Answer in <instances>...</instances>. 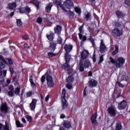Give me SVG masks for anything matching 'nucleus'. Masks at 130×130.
<instances>
[{
	"label": "nucleus",
	"mask_w": 130,
	"mask_h": 130,
	"mask_svg": "<svg viewBox=\"0 0 130 130\" xmlns=\"http://www.w3.org/2000/svg\"><path fill=\"white\" fill-rule=\"evenodd\" d=\"M56 4L57 7H60L62 10L64 11L65 12L74 11V3L70 0L66 1L62 5H61V1L56 0Z\"/></svg>",
	"instance_id": "1"
},
{
	"label": "nucleus",
	"mask_w": 130,
	"mask_h": 130,
	"mask_svg": "<svg viewBox=\"0 0 130 130\" xmlns=\"http://www.w3.org/2000/svg\"><path fill=\"white\" fill-rule=\"evenodd\" d=\"M109 62L114 64V67L116 69H121L123 67V63L125 62V59L122 57H119L115 60L112 57H110Z\"/></svg>",
	"instance_id": "2"
},
{
	"label": "nucleus",
	"mask_w": 130,
	"mask_h": 130,
	"mask_svg": "<svg viewBox=\"0 0 130 130\" xmlns=\"http://www.w3.org/2000/svg\"><path fill=\"white\" fill-rule=\"evenodd\" d=\"M66 91L65 89H63L62 90V93H61V105L62 106V109H66L67 107H68V101L66 100Z\"/></svg>",
	"instance_id": "3"
},
{
	"label": "nucleus",
	"mask_w": 130,
	"mask_h": 130,
	"mask_svg": "<svg viewBox=\"0 0 130 130\" xmlns=\"http://www.w3.org/2000/svg\"><path fill=\"white\" fill-rule=\"evenodd\" d=\"M66 59V63H64L62 67L64 70L66 71H69L70 70V65H69V62L71 59V55L70 54H66V56H64Z\"/></svg>",
	"instance_id": "4"
},
{
	"label": "nucleus",
	"mask_w": 130,
	"mask_h": 130,
	"mask_svg": "<svg viewBox=\"0 0 130 130\" xmlns=\"http://www.w3.org/2000/svg\"><path fill=\"white\" fill-rule=\"evenodd\" d=\"M1 112L2 113H8L9 107L7 103H2L0 107Z\"/></svg>",
	"instance_id": "5"
},
{
	"label": "nucleus",
	"mask_w": 130,
	"mask_h": 130,
	"mask_svg": "<svg viewBox=\"0 0 130 130\" xmlns=\"http://www.w3.org/2000/svg\"><path fill=\"white\" fill-rule=\"evenodd\" d=\"M108 112L110 115L113 117L116 115V109H115V107L111 106V107L108 108Z\"/></svg>",
	"instance_id": "6"
},
{
	"label": "nucleus",
	"mask_w": 130,
	"mask_h": 130,
	"mask_svg": "<svg viewBox=\"0 0 130 130\" xmlns=\"http://www.w3.org/2000/svg\"><path fill=\"white\" fill-rule=\"evenodd\" d=\"M100 51L101 53H104V52L107 51V48L105 46L103 40H101Z\"/></svg>",
	"instance_id": "7"
},
{
	"label": "nucleus",
	"mask_w": 130,
	"mask_h": 130,
	"mask_svg": "<svg viewBox=\"0 0 130 130\" xmlns=\"http://www.w3.org/2000/svg\"><path fill=\"white\" fill-rule=\"evenodd\" d=\"M112 34L113 35L119 37L122 35V30L119 29L118 28L116 27L112 30Z\"/></svg>",
	"instance_id": "8"
},
{
	"label": "nucleus",
	"mask_w": 130,
	"mask_h": 130,
	"mask_svg": "<svg viewBox=\"0 0 130 130\" xmlns=\"http://www.w3.org/2000/svg\"><path fill=\"white\" fill-rule=\"evenodd\" d=\"M46 80L48 87H49V88H52V87L54 86L52 77H51L50 75H48L47 76Z\"/></svg>",
	"instance_id": "9"
},
{
	"label": "nucleus",
	"mask_w": 130,
	"mask_h": 130,
	"mask_svg": "<svg viewBox=\"0 0 130 130\" xmlns=\"http://www.w3.org/2000/svg\"><path fill=\"white\" fill-rule=\"evenodd\" d=\"M36 103H37V100L32 99V102L29 104V108L32 111L35 110V108H36Z\"/></svg>",
	"instance_id": "10"
},
{
	"label": "nucleus",
	"mask_w": 130,
	"mask_h": 130,
	"mask_svg": "<svg viewBox=\"0 0 130 130\" xmlns=\"http://www.w3.org/2000/svg\"><path fill=\"white\" fill-rule=\"evenodd\" d=\"M64 49L65 50V56L66 54H69V52H71L72 51V49H73V46L72 45H65L64 47Z\"/></svg>",
	"instance_id": "11"
},
{
	"label": "nucleus",
	"mask_w": 130,
	"mask_h": 130,
	"mask_svg": "<svg viewBox=\"0 0 130 130\" xmlns=\"http://www.w3.org/2000/svg\"><path fill=\"white\" fill-rule=\"evenodd\" d=\"M127 103L126 101L123 100L118 105V109L120 110H122V109H125L126 107Z\"/></svg>",
	"instance_id": "12"
},
{
	"label": "nucleus",
	"mask_w": 130,
	"mask_h": 130,
	"mask_svg": "<svg viewBox=\"0 0 130 130\" xmlns=\"http://www.w3.org/2000/svg\"><path fill=\"white\" fill-rule=\"evenodd\" d=\"M88 54H89V52L88 51L84 50L81 53V59H86L87 57H88Z\"/></svg>",
	"instance_id": "13"
},
{
	"label": "nucleus",
	"mask_w": 130,
	"mask_h": 130,
	"mask_svg": "<svg viewBox=\"0 0 130 130\" xmlns=\"http://www.w3.org/2000/svg\"><path fill=\"white\" fill-rule=\"evenodd\" d=\"M118 78H121L122 80H124V81H127L128 80V76L126 75V73L124 72L120 73Z\"/></svg>",
	"instance_id": "14"
},
{
	"label": "nucleus",
	"mask_w": 130,
	"mask_h": 130,
	"mask_svg": "<svg viewBox=\"0 0 130 130\" xmlns=\"http://www.w3.org/2000/svg\"><path fill=\"white\" fill-rule=\"evenodd\" d=\"M56 47V44L54 43H50V46L48 48L49 50L53 52L55 50V48Z\"/></svg>",
	"instance_id": "15"
},
{
	"label": "nucleus",
	"mask_w": 130,
	"mask_h": 130,
	"mask_svg": "<svg viewBox=\"0 0 130 130\" xmlns=\"http://www.w3.org/2000/svg\"><path fill=\"white\" fill-rule=\"evenodd\" d=\"M54 31L56 34L58 35H60V32H61V26L59 25H57L54 27Z\"/></svg>",
	"instance_id": "16"
},
{
	"label": "nucleus",
	"mask_w": 130,
	"mask_h": 130,
	"mask_svg": "<svg viewBox=\"0 0 130 130\" xmlns=\"http://www.w3.org/2000/svg\"><path fill=\"white\" fill-rule=\"evenodd\" d=\"M63 125L65 128H70V127H72V124L71 122L69 121H64L63 122Z\"/></svg>",
	"instance_id": "17"
},
{
	"label": "nucleus",
	"mask_w": 130,
	"mask_h": 130,
	"mask_svg": "<svg viewBox=\"0 0 130 130\" xmlns=\"http://www.w3.org/2000/svg\"><path fill=\"white\" fill-rule=\"evenodd\" d=\"M0 130H10V126L7 123H6L5 126L0 123Z\"/></svg>",
	"instance_id": "18"
},
{
	"label": "nucleus",
	"mask_w": 130,
	"mask_h": 130,
	"mask_svg": "<svg viewBox=\"0 0 130 130\" xmlns=\"http://www.w3.org/2000/svg\"><path fill=\"white\" fill-rule=\"evenodd\" d=\"M16 7L17 3H16V2H14L13 3L9 4L7 9H10V10H14V9H16Z\"/></svg>",
	"instance_id": "19"
},
{
	"label": "nucleus",
	"mask_w": 130,
	"mask_h": 130,
	"mask_svg": "<svg viewBox=\"0 0 130 130\" xmlns=\"http://www.w3.org/2000/svg\"><path fill=\"white\" fill-rule=\"evenodd\" d=\"M97 116H98L97 113H95L92 115L91 118V121L92 123H96V119L97 118Z\"/></svg>",
	"instance_id": "20"
},
{
	"label": "nucleus",
	"mask_w": 130,
	"mask_h": 130,
	"mask_svg": "<svg viewBox=\"0 0 130 130\" xmlns=\"http://www.w3.org/2000/svg\"><path fill=\"white\" fill-rule=\"evenodd\" d=\"M89 84L91 87H96L97 86V81L94 79H91L89 81Z\"/></svg>",
	"instance_id": "21"
},
{
	"label": "nucleus",
	"mask_w": 130,
	"mask_h": 130,
	"mask_svg": "<svg viewBox=\"0 0 130 130\" xmlns=\"http://www.w3.org/2000/svg\"><path fill=\"white\" fill-rule=\"evenodd\" d=\"M30 3L33 4V5H35L37 10H38V9H39V8H40L39 5L40 3H39V1L32 0V1H30Z\"/></svg>",
	"instance_id": "22"
},
{
	"label": "nucleus",
	"mask_w": 130,
	"mask_h": 130,
	"mask_svg": "<svg viewBox=\"0 0 130 130\" xmlns=\"http://www.w3.org/2000/svg\"><path fill=\"white\" fill-rule=\"evenodd\" d=\"M47 38L50 41H52L54 39V33L51 32L49 35H47Z\"/></svg>",
	"instance_id": "23"
},
{
	"label": "nucleus",
	"mask_w": 130,
	"mask_h": 130,
	"mask_svg": "<svg viewBox=\"0 0 130 130\" xmlns=\"http://www.w3.org/2000/svg\"><path fill=\"white\" fill-rule=\"evenodd\" d=\"M91 66V63L89 60H85L84 62L83 66L85 69H88Z\"/></svg>",
	"instance_id": "24"
},
{
	"label": "nucleus",
	"mask_w": 130,
	"mask_h": 130,
	"mask_svg": "<svg viewBox=\"0 0 130 130\" xmlns=\"http://www.w3.org/2000/svg\"><path fill=\"white\" fill-rule=\"evenodd\" d=\"M15 87H16V88L15 93L16 95H18V94H20V85H19V83H16Z\"/></svg>",
	"instance_id": "25"
},
{
	"label": "nucleus",
	"mask_w": 130,
	"mask_h": 130,
	"mask_svg": "<svg viewBox=\"0 0 130 130\" xmlns=\"http://www.w3.org/2000/svg\"><path fill=\"white\" fill-rule=\"evenodd\" d=\"M52 3H50L47 5L45 8L46 12H47V13H49L50 12V10H51V8H52Z\"/></svg>",
	"instance_id": "26"
},
{
	"label": "nucleus",
	"mask_w": 130,
	"mask_h": 130,
	"mask_svg": "<svg viewBox=\"0 0 130 130\" xmlns=\"http://www.w3.org/2000/svg\"><path fill=\"white\" fill-rule=\"evenodd\" d=\"M115 14L118 18H121L124 16L122 12H121L119 10H117V11H116Z\"/></svg>",
	"instance_id": "27"
},
{
	"label": "nucleus",
	"mask_w": 130,
	"mask_h": 130,
	"mask_svg": "<svg viewBox=\"0 0 130 130\" xmlns=\"http://www.w3.org/2000/svg\"><path fill=\"white\" fill-rule=\"evenodd\" d=\"M115 50L112 52V54L113 55H115L116 54H117L118 53V50H119V47L117 45H115Z\"/></svg>",
	"instance_id": "28"
},
{
	"label": "nucleus",
	"mask_w": 130,
	"mask_h": 130,
	"mask_svg": "<svg viewBox=\"0 0 130 130\" xmlns=\"http://www.w3.org/2000/svg\"><path fill=\"white\" fill-rule=\"evenodd\" d=\"M88 40H89L90 42H91V43L92 44L93 47H95V46H96V45L95 44V42H94L95 41V40L93 39L92 37H90L88 39Z\"/></svg>",
	"instance_id": "29"
},
{
	"label": "nucleus",
	"mask_w": 130,
	"mask_h": 130,
	"mask_svg": "<svg viewBox=\"0 0 130 130\" xmlns=\"http://www.w3.org/2000/svg\"><path fill=\"white\" fill-rule=\"evenodd\" d=\"M68 12V16L70 19H73L74 17L75 16V13L74 12H72V10H70Z\"/></svg>",
	"instance_id": "30"
},
{
	"label": "nucleus",
	"mask_w": 130,
	"mask_h": 130,
	"mask_svg": "<svg viewBox=\"0 0 130 130\" xmlns=\"http://www.w3.org/2000/svg\"><path fill=\"white\" fill-rule=\"evenodd\" d=\"M16 125L17 127H24V125L18 120H16Z\"/></svg>",
	"instance_id": "31"
},
{
	"label": "nucleus",
	"mask_w": 130,
	"mask_h": 130,
	"mask_svg": "<svg viewBox=\"0 0 130 130\" xmlns=\"http://www.w3.org/2000/svg\"><path fill=\"white\" fill-rule=\"evenodd\" d=\"M67 82H68V83H72L74 82V77L72 76H69L67 79Z\"/></svg>",
	"instance_id": "32"
},
{
	"label": "nucleus",
	"mask_w": 130,
	"mask_h": 130,
	"mask_svg": "<svg viewBox=\"0 0 130 130\" xmlns=\"http://www.w3.org/2000/svg\"><path fill=\"white\" fill-rule=\"evenodd\" d=\"M91 18V14L90 13H88L85 15V17L84 19L85 21H89Z\"/></svg>",
	"instance_id": "33"
},
{
	"label": "nucleus",
	"mask_w": 130,
	"mask_h": 130,
	"mask_svg": "<svg viewBox=\"0 0 130 130\" xmlns=\"http://www.w3.org/2000/svg\"><path fill=\"white\" fill-rule=\"evenodd\" d=\"M24 10H25V13H26V14H29V13L31 12V8H30L28 6H26L24 7Z\"/></svg>",
	"instance_id": "34"
},
{
	"label": "nucleus",
	"mask_w": 130,
	"mask_h": 130,
	"mask_svg": "<svg viewBox=\"0 0 130 130\" xmlns=\"http://www.w3.org/2000/svg\"><path fill=\"white\" fill-rule=\"evenodd\" d=\"M84 65L83 64V63H81V62H80L79 63V71L80 72H84Z\"/></svg>",
	"instance_id": "35"
},
{
	"label": "nucleus",
	"mask_w": 130,
	"mask_h": 130,
	"mask_svg": "<svg viewBox=\"0 0 130 130\" xmlns=\"http://www.w3.org/2000/svg\"><path fill=\"white\" fill-rule=\"evenodd\" d=\"M74 10H75V12L79 14V15L81 14V8L79 7H74Z\"/></svg>",
	"instance_id": "36"
},
{
	"label": "nucleus",
	"mask_w": 130,
	"mask_h": 130,
	"mask_svg": "<svg viewBox=\"0 0 130 130\" xmlns=\"http://www.w3.org/2000/svg\"><path fill=\"white\" fill-rule=\"evenodd\" d=\"M11 77L13 79V82H17V74H13Z\"/></svg>",
	"instance_id": "37"
},
{
	"label": "nucleus",
	"mask_w": 130,
	"mask_h": 130,
	"mask_svg": "<svg viewBox=\"0 0 130 130\" xmlns=\"http://www.w3.org/2000/svg\"><path fill=\"white\" fill-rule=\"evenodd\" d=\"M57 42L58 44H61L62 43V39L61 37L60 36L58 37L57 40Z\"/></svg>",
	"instance_id": "38"
},
{
	"label": "nucleus",
	"mask_w": 130,
	"mask_h": 130,
	"mask_svg": "<svg viewBox=\"0 0 130 130\" xmlns=\"http://www.w3.org/2000/svg\"><path fill=\"white\" fill-rule=\"evenodd\" d=\"M26 119L28 122H32V117H31V116H26Z\"/></svg>",
	"instance_id": "39"
},
{
	"label": "nucleus",
	"mask_w": 130,
	"mask_h": 130,
	"mask_svg": "<svg viewBox=\"0 0 130 130\" xmlns=\"http://www.w3.org/2000/svg\"><path fill=\"white\" fill-rule=\"evenodd\" d=\"M48 55L49 57H53V56H55L56 55V54H55V53H53L52 52H48Z\"/></svg>",
	"instance_id": "40"
},
{
	"label": "nucleus",
	"mask_w": 130,
	"mask_h": 130,
	"mask_svg": "<svg viewBox=\"0 0 130 130\" xmlns=\"http://www.w3.org/2000/svg\"><path fill=\"white\" fill-rule=\"evenodd\" d=\"M33 94V92L32 91H29L26 93V97H31L32 96V94Z\"/></svg>",
	"instance_id": "41"
},
{
	"label": "nucleus",
	"mask_w": 130,
	"mask_h": 130,
	"mask_svg": "<svg viewBox=\"0 0 130 130\" xmlns=\"http://www.w3.org/2000/svg\"><path fill=\"white\" fill-rule=\"evenodd\" d=\"M103 55H102L101 56H100V60L99 61V64H100V63H101V62H102L103 61H104V58L103 57Z\"/></svg>",
	"instance_id": "42"
},
{
	"label": "nucleus",
	"mask_w": 130,
	"mask_h": 130,
	"mask_svg": "<svg viewBox=\"0 0 130 130\" xmlns=\"http://www.w3.org/2000/svg\"><path fill=\"white\" fill-rule=\"evenodd\" d=\"M17 26H18L19 27H21V26H22V21H21V20L17 19Z\"/></svg>",
	"instance_id": "43"
},
{
	"label": "nucleus",
	"mask_w": 130,
	"mask_h": 130,
	"mask_svg": "<svg viewBox=\"0 0 130 130\" xmlns=\"http://www.w3.org/2000/svg\"><path fill=\"white\" fill-rule=\"evenodd\" d=\"M19 11L21 14H23L25 13V7L24 8H21L19 9Z\"/></svg>",
	"instance_id": "44"
},
{
	"label": "nucleus",
	"mask_w": 130,
	"mask_h": 130,
	"mask_svg": "<svg viewBox=\"0 0 130 130\" xmlns=\"http://www.w3.org/2000/svg\"><path fill=\"white\" fill-rule=\"evenodd\" d=\"M41 82L42 84H43V83L45 82V75H43V76H42L41 78Z\"/></svg>",
	"instance_id": "45"
},
{
	"label": "nucleus",
	"mask_w": 130,
	"mask_h": 130,
	"mask_svg": "<svg viewBox=\"0 0 130 130\" xmlns=\"http://www.w3.org/2000/svg\"><path fill=\"white\" fill-rule=\"evenodd\" d=\"M37 22L39 23V24H41V23H42V18H41V17H38L37 19Z\"/></svg>",
	"instance_id": "46"
},
{
	"label": "nucleus",
	"mask_w": 130,
	"mask_h": 130,
	"mask_svg": "<svg viewBox=\"0 0 130 130\" xmlns=\"http://www.w3.org/2000/svg\"><path fill=\"white\" fill-rule=\"evenodd\" d=\"M0 60H1L3 61V63H7V61L4 58V57L3 56L0 55Z\"/></svg>",
	"instance_id": "47"
},
{
	"label": "nucleus",
	"mask_w": 130,
	"mask_h": 130,
	"mask_svg": "<svg viewBox=\"0 0 130 130\" xmlns=\"http://www.w3.org/2000/svg\"><path fill=\"white\" fill-rule=\"evenodd\" d=\"M5 83V79L3 77H0V84H4Z\"/></svg>",
	"instance_id": "48"
},
{
	"label": "nucleus",
	"mask_w": 130,
	"mask_h": 130,
	"mask_svg": "<svg viewBox=\"0 0 130 130\" xmlns=\"http://www.w3.org/2000/svg\"><path fill=\"white\" fill-rule=\"evenodd\" d=\"M22 39H24V40H28L29 39V37H28L27 35H25L22 36Z\"/></svg>",
	"instance_id": "49"
},
{
	"label": "nucleus",
	"mask_w": 130,
	"mask_h": 130,
	"mask_svg": "<svg viewBox=\"0 0 130 130\" xmlns=\"http://www.w3.org/2000/svg\"><path fill=\"white\" fill-rule=\"evenodd\" d=\"M83 25H82V26H80L79 28L80 33H84V30L83 29Z\"/></svg>",
	"instance_id": "50"
},
{
	"label": "nucleus",
	"mask_w": 130,
	"mask_h": 130,
	"mask_svg": "<svg viewBox=\"0 0 130 130\" xmlns=\"http://www.w3.org/2000/svg\"><path fill=\"white\" fill-rule=\"evenodd\" d=\"M117 84L118 85L119 87H120V88H123V87H124V85L122 84V83L118 82H117Z\"/></svg>",
	"instance_id": "51"
},
{
	"label": "nucleus",
	"mask_w": 130,
	"mask_h": 130,
	"mask_svg": "<svg viewBox=\"0 0 130 130\" xmlns=\"http://www.w3.org/2000/svg\"><path fill=\"white\" fill-rule=\"evenodd\" d=\"M6 65L3 63V62H0V69H5Z\"/></svg>",
	"instance_id": "52"
},
{
	"label": "nucleus",
	"mask_w": 130,
	"mask_h": 130,
	"mask_svg": "<svg viewBox=\"0 0 130 130\" xmlns=\"http://www.w3.org/2000/svg\"><path fill=\"white\" fill-rule=\"evenodd\" d=\"M76 74V71L75 70H72V71L69 73L70 76H74Z\"/></svg>",
	"instance_id": "53"
},
{
	"label": "nucleus",
	"mask_w": 130,
	"mask_h": 130,
	"mask_svg": "<svg viewBox=\"0 0 130 130\" xmlns=\"http://www.w3.org/2000/svg\"><path fill=\"white\" fill-rule=\"evenodd\" d=\"M125 4L127 6H130V0H125Z\"/></svg>",
	"instance_id": "54"
},
{
	"label": "nucleus",
	"mask_w": 130,
	"mask_h": 130,
	"mask_svg": "<svg viewBox=\"0 0 130 130\" xmlns=\"http://www.w3.org/2000/svg\"><path fill=\"white\" fill-rule=\"evenodd\" d=\"M67 88H68V89H69V90H71L72 89V85L70 84H68L66 85Z\"/></svg>",
	"instance_id": "55"
},
{
	"label": "nucleus",
	"mask_w": 130,
	"mask_h": 130,
	"mask_svg": "<svg viewBox=\"0 0 130 130\" xmlns=\"http://www.w3.org/2000/svg\"><path fill=\"white\" fill-rule=\"evenodd\" d=\"M8 62L9 64H10V65L13 64V61L11 59H8Z\"/></svg>",
	"instance_id": "56"
},
{
	"label": "nucleus",
	"mask_w": 130,
	"mask_h": 130,
	"mask_svg": "<svg viewBox=\"0 0 130 130\" xmlns=\"http://www.w3.org/2000/svg\"><path fill=\"white\" fill-rule=\"evenodd\" d=\"M92 59L93 62H95V61H96V55H95V54H93V55Z\"/></svg>",
	"instance_id": "57"
},
{
	"label": "nucleus",
	"mask_w": 130,
	"mask_h": 130,
	"mask_svg": "<svg viewBox=\"0 0 130 130\" xmlns=\"http://www.w3.org/2000/svg\"><path fill=\"white\" fill-rule=\"evenodd\" d=\"M30 84H31V86L32 87V88H35V87H36L35 83H34V82L33 81L32 82H30Z\"/></svg>",
	"instance_id": "58"
},
{
	"label": "nucleus",
	"mask_w": 130,
	"mask_h": 130,
	"mask_svg": "<svg viewBox=\"0 0 130 130\" xmlns=\"http://www.w3.org/2000/svg\"><path fill=\"white\" fill-rule=\"evenodd\" d=\"M10 73H11V75H12L13 74H16V73H15V72H14V69H13L12 68H10Z\"/></svg>",
	"instance_id": "59"
},
{
	"label": "nucleus",
	"mask_w": 130,
	"mask_h": 130,
	"mask_svg": "<svg viewBox=\"0 0 130 130\" xmlns=\"http://www.w3.org/2000/svg\"><path fill=\"white\" fill-rule=\"evenodd\" d=\"M83 33H79V39L82 40L83 39V35H82Z\"/></svg>",
	"instance_id": "60"
},
{
	"label": "nucleus",
	"mask_w": 130,
	"mask_h": 130,
	"mask_svg": "<svg viewBox=\"0 0 130 130\" xmlns=\"http://www.w3.org/2000/svg\"><path fill=\"white\" fill-rule=\"evenodd\" d=\"M29 82L30 83L33 82V76H29Z\"/></svg>",
	"instance_id": "61"
},
{
	"label": "nucleus",
	"mask_w": 130,
	"mask_h": 130,
	"mask_svg": "<svg viewBox=\"0 0 130 130\" xmlns=\"http://www.w3.org/2000/svg\"><path fill=\"white\" fill-rule=\"evenodd\" d=\"M9 89L11 90V91H14V86L10 85L9 87Z\"/></svg>",
	"instance_id": "62"
},
{
	"label": "nucleus",
	"mask_w": 130,
	"mask_h": 130,
	"mask_svg": "<svg viewBox=\"0 0 130 130\" xmlns=\"http://www.w3.org/2000/svg\"><path fill=\"white\" fill-rule=\"evenodd\" d=\"M3 74V76H4V77H6V76H7V70H4Z\"/></svg>",
	"instance_id": "63"
},
{
	"label": "nucleus",
	"mask_w": 130,
	"mask_h": 130,
	"mask_svg": "<svg viewBox=\"0 0 130 130\" xmlns=\"http://www.w3.org/2000/svg\"><path fill=\"white\" fill-rule=\"evenodd\" d=\"M8 94L9 95V96H13V91H10L8 92Z\"/></svg>",
	"instance_id": "64"
}]
</instances>
